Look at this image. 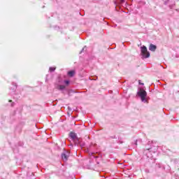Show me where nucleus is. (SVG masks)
Wrapping results in <instances>:
<instances>
[{"instance_id":"1","label":"nucleus","mask_w":179,"mask_h":179,"mask_svg":"<svg viewBox=\"0 0 179 179\" xmlns=\"http://www.w3.org/2000/svg\"><path fill=\"white\" fill-rule=\"evenodd\" d=\"M156 152H157V146L151 145L150 148H145L144 150V155H145L147 157H152V153H156Z\"/></svg>"},{"instance_id":"2","label":"nucleus","mask_w":179,"mask_h":179,"mask_svg":"<svg viewBox=\"0 0 179 179\" xmlns=\"http://www.w3.org/2000/svg\"><path fill=\"white\" fill-rule=\"evenodd\" d=\"M137 96L141 97V101H143V103H148V99H146L148 93L146 92V91H145V90L140 89V90L137 92Z\"/></svg>"},{"instance_id":"3","label":"nucleus","mask_w":179,"mask_h":179,"mask_svg":"<svg viewBox=\"0 0 179 179\" xmlns=\"http://www.w3.org/2000/svg\"><path fill=\"white\" fill-rule=\"evenodd\" d=\"M141 51L143 58H149V57H150V53L148 51V48H146V46H141Z\"/></svg>"},{"instance_id":"4","label":"nucleus","mask_w":179,"mask_h":179,"mask_svg":"<svg viewBox=\"0 0 179 179\" xmlns=\"http://www.w3.org/2000/svg\"><path fill=\"white\" fill-rule=\"evenodd\" d=\"M69 157V152L65 151L62 154V160H64V162H66Z\"/></svg>"},{"instance_id":"5","label":"nucleus","mask_w":179,"mask_h":179,"mask_svg":"<svg viewBox=\"0 0 179 179\" xmlns=\"http://www.w3.org/2000/svg\"><path fill=\"white\" fill-rule=\"evenodd\" d=\"M12 86L13 87H10V90H11V92H15L17 88V84H16V83H12Z\"/></svg>"},{"instance_id":"6","label":"nucleus","mask_w":179,"mask_h":179,"mask_svg":"<svg viewBox=\"0 0 179 179\" xmlns=\"http://www.w3.org/2000/svg\"><path fill=\"white\" fill-rule=\"evenodd\" d=\"M156 48H157V47L152 43L149 46L150 51H152L153 52L156 51Z\"/></svg>"},{"instance_id":"7","label":"nucleus","mask_w":179,"mask_h":179,"mask_svg":"<svg viewBox=\"0 0 179 179\" xmlns=\"http://www.w3.org/2000/svg\"><path fill=\"white\" fill-rule=\"evenodd\" d=\"M56 89H57V90H65V85H57L55 86Z\"/></svg>"},{"instance_id":"8","label":"nucleus","mask_w":179,"mask_h":179,"mask_svg":"<svg viewBox=\"0 0 179 179\" xmlns=\"http://www.w3.org/2000/svg\"><path fill=\"white\" fill-rule=\"evenodd\" d=\"M70 138H71L73 141H75V139L78 138V137L76 136V134L73 132L70 133Z\"/></svg>"},{"instance_id":"9","label":"nucleus","mask_w":179,"mask_h":179,"mask_svg":"<svg viewBox=\"0 0 179 179\" xmlns=\"http://www.w3.org/2000/svg\"><path fill=\"white\" fill-rule=\"evenodd\" d=\"M68 75L72 78L73 76H75V71H70L68 72Z\"/></svg>"},{"instance_id":"10","label":"nucleus","mask_w":179,"mask_h":179,"mask_svg":"<svg viewBox=\"0 0 179 179\" xmlns=\"http://www.w3.org/2000/svg\"><path fill=\"white\" fill-rule=\"evenodd\" d=\"M171 162L174 163V164H178V163H179V159H171Z\"/></svg>"},{"instance_id":"11","label":"nucleus","mask_w":179,"mask_h":179,"mask_svg":"<svg viewBox=\"0 0 179 179\" xmlns=\"http://www.w3.org/2000/svg\"><path fill=\"white\" fill-rule=\"evenodd\" d=\"M56 68L55 67H50L49 71L50 72H54L55 71Z\"/></svg>"},{"instance_id":"12","label":"nucleus","mask_w":179,"mask_h":179,"mask_svg":"<svg viewBox=\"0 0 179 179\" xmlns=\"http://www.w3.org/2000/svg\"><path fill=\"white\" fill-rule=\"evenodd\" d=\"M133 145H134V148H136V146L138 145V140H136V141H134V143H133Z\"/></svg>"},{"instance_id":"13","label":"nucleus","mask_w":179,"mask_h":179,"mask_svg":"<svg viewBox=\"0 0 179 179\" xmlns=\"http://www.w3.org/2000/svg\"><path fill=\"white\" fill-rule=\"evenodd\" d=\"M86 50H87V48H86V46H85L82 50L80 52V54H82V52H83V51H86Z\"/></svg>"},{"instance_id":"14","label":"nucleus","mask_w":179,"mask_h":179,"mask_svg":"<svg viewBox=\"0 0 179 179\" xmlns=\"http://www.w3.org/2000/svg\"><path fill=\"white\" fill-rule=\"evenodd\" d=\"M64 83H65L66 86H68L70 83V81L68 80H64Z\"/></svg>"},{"instance_id":"15","label":"nucleus","mask_w":179,"mask_h":179,"mask_svg":"<svg viewBox=\"0 0 179 179\" xmlns=\"http://www.w3.org/2000/svg\"><path fill=\"white\" fill-rule=\"evenodd\" d=\"M167 3H169V0H166V1H164L165 5H167Z\"/></svg>"},{"instance_id":"16","label":"nucleus","mask_w":179,"mask_h":179,"mask_svg":"<svg viewBox=\"0 0 179 179\" xmlns=\"http://www.w3.org/2000/svg\"><path fill=\"white\" fill-rule=\"evenodd\" d=\"M163 152H165V153H167V152H170V150H166V151H164V150H163Z\"/></svg>"},{"instance_id":"17","label":"nucleus","mask_w":179,"mask_h":179,"mask_svg":"<svg viewBox=\"0 0 179 179\" xmlns=\"http://www.w3.org/2000/svg\"><path fill=\"white\" fill-rule=\"evenodd\" d=\"M3 178H5V176H0V179H3Z\"/></svg>"},{"instance_id":"18","label":"nucleus","mask_w":179,"mask_h":179,"mask_svg":"<svg viewBox=\"0 0 179 179\" xmlns=\"http://www.w3.org/2000/svg\"><path fill=\"white\" fill-rule=\"evenodd\" d=\"M121 3H124V0H120Z\"/></svg>"},{"instance_id":"19","label":"nucleus","mask_w":179,"mask_h":179,"mask_svg":"<svg viewBox=\"0 0 179 179\" xmlns=\"http://www.w3.org/2000/svg\"><path fill=\"white\" fill-rule=\"evenodd\" d=\"M92 157H96L92 156V157H91V159H92Z\"/></svg>"},{"instance_id":"20","label":"nucleus","mask_w":179,"mask_h":179,"mask_svg":"<svg viewBox=\"0 0 179 179\" xmlns=\"http://www.w3.org/2000/svg\"><path fill=\"white\" fill-rule=\"evenodd\" d=\"M11 106H13V103H12Z\"/></svg>"},{"instance_id":"21","label":"nucleus","mask_w":179,"mask_h":179,"mask_svg":"<svg viewBox=\"0 0 179 179\" xmlns=\"http://www.w3.org/2000/svg\"><path fill=\"white\" fill-rule=\"evenodd\" d=\"M141 85H143V83H141Z\"/></svg>"}]
</instances>
